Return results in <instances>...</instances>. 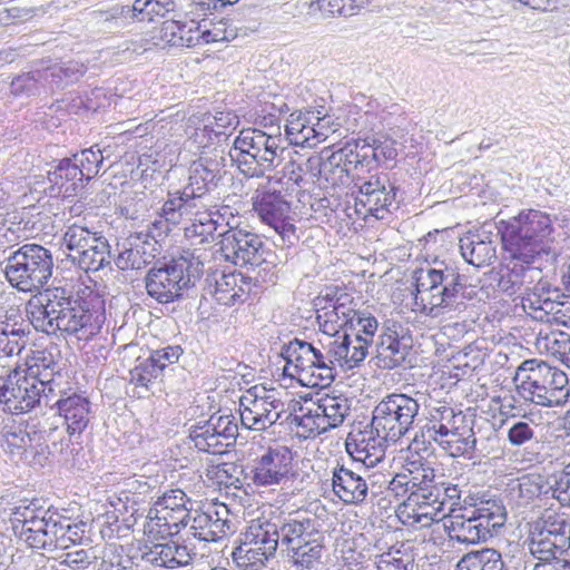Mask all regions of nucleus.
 Listing matches in <instances>:
<instances>
[{"instance_id": "1", "label": "nucleus", "mask_w": 570, "mask_h": 570, "mask_svg": "<svg viewBox=\"0 0 570 570\" xmlns=\"http://www.w3.org/2000/svg\"><path fill=\"white\" fill-rule=\"evenodd\" d=\"M30 323L37 331L56 334L58 331L89 341L100 333L105 322L104 294L94 287H45L28 303Z\"/></svg>"}, {"instance_id": "2", "label": "nucleus", "mask_w": 570, "mask_h": 570, "mask_svg": "<svg viewBox=\"0 0 570 570\" xmlns=\"http://www.w3.org/2000/svg\"><path fill=\"white\" fill-rule=\"evenodd\" d=\"M552 230L550 216L535 209L521 213L509 222L499 223L498 233L501 235L503 249L512 259L511 273L522 276L521 285L535 281L532 276L527 279V273L540 274L530 264L541 254L549 253V236Z\"/></svg>"}, {"instance_id": "3", "label": "nucleus", "mask_w": 570, "mask_h": 570, "mask_svg": "<svg viewBox=\"0 0 570 570\" xmlns=\"http://www.w3.org/2000/svg\"><path fill=\"white\" fill-rule=\"evenodd\" d=\"M464 513L452 515L445 531L454 547L485 542L504 525L505 508L500 499L489 491L468 492L463 498Z\"/></svg>"}, {"instance_id": "4", "label": "nucleus", "mask_w": 570, "mask_h": 570, "mask_svg": "<svg viewBox=\"0 0 570 570\" xmlns=\"http://www.w3.org/2000/svg\"><path fill=\"white\" fill-rule=\"evenodd\" d=\"M279 542L296 570H313L322 564L325 537L316 517L307 512H291L278 517Z\"/></svg>"}, {"instance_id": "5", "label": "nucleus", "mask_w": 570, "mask_h": 570, "mask_svg": "<svg viewBox=\"0 0 570 570\" xmlns=\"http://www.w3.org/2000/svg\"><path fill=\"white\" fill-rule=\"evenodd\" d=\"M281 142L279 134L255 128L243 129L236 137L229 155L243 174L248 177H261L282 161L285 148Z\"/></svg>"}, {"instance_id": "6", "label": "nucleus", "mask_w": 570, "mask_h": 570, "mask_svg": "<svg viewBox=\"0 0 570 570\" xmlns=\"http://www.w3.org/2000/svg\"><path fill=\"white\" fill-rule=\"evenodd\" d=\"M520 371L528 372L518 386L519 394L527 401L546 407L560 406L569 396L566 373L543 361H524Z\"/></svg>"}, {"instance_id": "7", "label": "nucleus", "mask_w": 570, "mask_h": 570, "mask_svg": "<svg viewBox=\"0 0 570 570\" xmlns=\"http://www.w3.org/2000/svg\"><path fill=\"white\" fill-rule=\"evenodd\" d=\"M523 546L538 562L563 558L570 549L569 518L563 513H543L529 524V533Z\"/></svg>"}, {"instance_id": "8", "label": "nucleus", "mask_w": 570, "mask_h": 570, "mask_svg": "<svg viewBox=\"0 0 570 570\" xmlns=\"http://www.w3.org/2000/svg\"><path fill=\"white\" fill-rule=\"evenodd\" d=\"M419 410V402L406 394L385 396L373 410L371 434L396 443L413 428Z\"/></svg>"}, {"instance_id": "9", "label": "nucleus", "mask_w": 570, "mask_h": 570, "mask_svg": "<svg viewBox=\"0 0 570 570\" xmlns=\"http://www.w3.org/2000/svg\"><path fill=\"white\" fill-rule=\"evenodd\" d=\"M57 395L55 387L19 370H14L0 384V402L11 414L29 412L41 404L52 407L51 401Z\"/></svg>"}, {"instance_id": "10", "label": "nucleus", "mask_w": 570, "mask_h": 570, "mask_svg": "<svg viewBox=\"0 0 570 570\" xmlns=\"http://www.w3.org/2000/svg\"><path fill=\"white\" fill-rule=\"evenodd\" d=\"M331 474L332 491L344 504L363 505L373 502L380 495L377 479L382 476L370 473L365 468H355L354 463L336 462Z\"/></svg>"}, {"instance_id": "11", "label": "nucleus", "mask_w": 570, "mask_h": 570, "mask_svg": "<svg viewBox=\"0 0 570 570\" xmlns=\"http://www.w3.org/2000/svg\"><path fill=\"white\" fill-rule=\"evenodd\" d=\"M52 266L48 249L37 244H26L6 258L3 273L10 285L28 282L43 285L52 275Z\"/></svg>"}, {"instance_id": "12", "label": "nucleus", "mask_w": 570, "mask_h": 570, "mask_svg": "<svg viewBox=\"0 0 570 570\" xmlns=\"http://www.w3.org/2000/svg\"><path fill=\"white\" fill-rule=\"evenodd\" d=\"M225 157L223 150L214 148L210 151H202L198 159L189 166L188 184L181 189L171 191L181 197V202L190 206V209L199 207L200 199L213 191L223 177Z\"/></svg>"}, {"instance_id": "13", "label": "nucleus", "mask_w": 570, "mask_h": 570, "mask_svg": "<svg viewBox=\"0 0 570 570\" xmlns=\"http://www.w3.org/2000/svg\"><path fill=\"white\" fill-rule=\"evenodd\" d=\"M252 481L256 487H284L296 476L294 452L286 445L267 446L253 460Z\"/></svg>"}, {"instance_id": "14", "label": "nucleus", "mask_w": 570, "mask_h": 570, "mask_svg": "<svg viewBox=\"0 0 570 570\" xmlns=\"http://www.w3.org/2000/svg\"><path fill=\"white\" fill-rule=\"evenodd\" d=\"M63 244L70 250L72 261H77L85 272H97L109 263L107 240L87 227L77 224L69 226L63 235Z\"/></svg>"}, {"instance_id": "15", "label": "nucleus", "mask_w": 570, "mask_h": 570, "mask_svg": "<svg viewBox=\"0 0 570 570\" xmlns=\"http://www.w3.org/2000/svg\"><path fill=\"white\" fill-rule=\"evenodd\" d=\"M285 404L265 389L253 386L239 399L242 425L254 431H265L282 417Z\"/></svg>"}, {"instance_id": "16", "label": "nucleus", "mask_w": 570, "mask_h": 570, "mask_svg": "<svg viewBox=\"0 0 570 570\" xmlns=\"http://www.w3.org/2000/svg\"><path fill=\"white\" fill-rule=\"evenodd\" d=\"M219 252L225 261L234 265H259L265 261V242L245 228L230 227L219 234Z\"/></svg>"}, {"instance_id": "17", "label": "nucleus", "mask_w": 570, "mask_h": 570, "mask_svg": "<svg viewBox=\"0 0 570 570\" xmlns=\"http://www.w3.org/2000/svg\"><path fill=\"white\" fill-rule=\"evenodd\" d=\"M253 206L258 217L273 227L284 240L293 244L297 239L291 219V205L278 190L257 189Z\"/></svg>"}, {"instance_id": "18", "label": "nucleus", "mask_w": 570, "mask_h": 570, "mask_svg": "<svg viewBox=\"0 0 570 570\" xmlns=\"http://www.w3.org/2000/svg\"><path fill=\"white\" fill-rule=\"evenodd\" d=\"M466 289L468 287H414V311L438 317L465 307V301H471L474 296V293Z\"/></svg>"}, {"instance_id": "19", "label": "nucleus", "mask_w": 570, "mask_h": 570, "mask_svg": "<svg viewBox=\"0 0 570 570\" xmlns=\"http://www.w3.org/2000/svg\"><path fill=\"white\" fill-rule=\"evenodd\" d=\"M357 195L355 197L356 210L358 206L364 208L365 215L371 214L376 218H384V213H391L397 208V188L390 183L386 176H371L368 180L357 179L355 183Z\"/></svg>"}, {"instance_id": "20", "label": "nucleus", "mask_w": 570, "mask_h": 570, "mask_svg": "<svg viewBox=\"0 0 570 570\" xmlns=\"http://www.w3.org/2000/svg\"><path fill=\"white\" fill-rule=\"evenodd\" d=\"M202 274V263L189 250L169 262H157L146 275L145 285H195Z\"/></svg>"}, {"instance_id": "21", "label": "nucleus", "mask_w": 570, "mask_h": 570, "mask_svg": "<svg viewBox=\"0 0 570 570\" xmlns=\"http://www.w3.org/2000/svg\"><path fill=\"white\" fill-rule=\"evenodd\" d=\"M314 111H295L289 115L285 136L291 145L314 148L327 138L328 128Z\"/></svg>"}, {"instance_id": "22", "label": "nucleus", "mask_w": 570, "mask_h": 570, "mask_svg": "<svg viewBox=\"0 0 570 570\" xmlns=\"http://www.w3.org/2000/svg\"><path fill=\"white\" fill-rule=\"evenodd\" d=\"M189 531L194 538L207 542H216L232 533L233 522L227 505L214 503L205 511H196Z\"/></svg>"}, {"instance_id": "23", "label": "nucleus", "mask_w": 570, "mask_h": 570, "mask_svg": "<svg viewBox=\"0 0 570 570\" xmlns=\"http://www.w3.org/2000/svg\"><path fill=\"white\" fill-rule=\"evenodd\" d=\"M306 170L313 177L317 178L321 187H336L347 184L352 175L353 167L343 148L334 151L325 160L318 156L308 157L306 160Z\"/></svg>"}, {"instance_id": "24", "label": "nucleus", "mask_w": 570, "mask_h": 570, "mask_svg": "<svg viewBox=\"0 0 570 570\" xmlns=\"http://www.w3.org/2000/svg\"><path fill=\"white\" fill-rule=\"evenodd\" d=\"M191 214L193 210L188 203L181 202L178 194L169 191L158 216L142 232L148 234L151 239L157 240L159 245H163L171 229L186 222Z\"/></svg>"}, {"instance_id": "25", "label": "nucleus", "mask_w": 570, "mask_h": 570, "mask_svg": "<svg viewBox=\"0 0 570 570\" xmlns=\"http://www.w3.org/2000/svg\"><path fill=\"white\" fill-rule=\"evenodd\" d=\"M61 358L60 347L56 343L50 342L43 347L31 351V355L27 356V367L23 372L38 379L40 382L43 381L45 385L55 387L56 390L58 387L56 377H61Z\"/></svg>"}, {"instance_id": "26", "label": "nucleus", "mask_w": 570, "mask_h": 570, "mask_svg": "<svg viewBox=\"0 0 570 570\" xmlns=\"http://www.w3.org/2000/svg\"><path fill=\"white\" fill-rule=\"evenodd\" d=\"M391 440L383 439L376 434L366 435L363 432L348 434L345 441L346 452L354 462H362L366 468H373L385 459L386 445Z\"/></svg>"}, {"instance_id": "27", "label": "nucleus", "mask_w": 570, "mask_h": 570, "mask_svg": "<svg viewBox=\"0 0 570 570\" xmlns=\"http://www.w3.org/2000/svg\"><path fill=\"white\" fill-rule=\"evenodd\" d=\"M57 514V510L47 509V514H41L39 518L33 519L32 522L18 528L14 534L32 549L50 550L56 548L55 527Z\"/></svg>"}, {"instance_id": "28", "label": "nucleus", "mask_w": 570, "mask_h": 570, "mask_svg": "<svg viewBox=\"0 0 570 570\" xmlns=\"http://www.w3.org/2000/svg\"><path fill=\"white\" fill-rule=\"evenodd\" d=\"M52 407L58 409L59 414L65 419L69 434H80L88 426L91 417V402L81 394H70L66 397H59Z\"/></svg>"}, {"instance_id": "29", "label": "nucleus", "mask_w": 570, "mask_h": 570, "mask_svg": "<svg viewBox=\"0 0 570 570\" xmlns=\"http://www.w3.org/2000/svg\"><path fill=\"white\" fill-rule=\"evenodd\" d=\"M49 183L48 193L51 197H70L75 195L83 178L78 164L72 158L59 160L53 170L47 175Z\"/></svg>"}, {"instance_id": "30", "label": "nucleus", "mask_w": 570, "mask_h": 570, "mask_svg": "<svg viewBox=\"0 0 570 570\" xmlns=\"http://www.w3.org/2000/svg\"><path fill=\"white\" fill-rule=\"evenodd\" d=\"M474 420L449 431L448 434L441 435L432 440L450 456L453 458H468L474 456L476 448V436L473 430Z\"/></svg>"}, {"instance_id": "31", "label": "nucleus", "mask_w": 570, "mask_h": 570, "mask_svg": "<svg viewBox=\"0 0 570 570\" xmlns=\"http://www.w3.org/2000/svg\"><path fill=\"white\" fill-rule=\"evenodd\" d=\"M462 493L463 491L458 487V484L436 479L429 490L422 507H431L435 515L438 513L445 515L446 512L454 513L456 511V507L459 510H464Z\"/></svg>"}, {"instance_id": "32", "label": "nucleus", "mask_w": 570, "mask_h": 570, "mask_svg": "<svg viewBox=\"0 0 570 570\" xmlns=\"http://www.w3.org/2000/svg\"><path fill=\"white\" fill-rule=\"evenodd\" d=\"M492 233L482 230L478 234H468L460 238L462 257L471 265L480 267L489 265L497 257L495 246L491 238Z\"/></svg>"}, {"instance_id": "33", "label": "nucleus", "mask_w": 570, "mask_h": 570, "mask_svg": "<svg viewBox=\"0 0 570 570\" xmlns=\"http://www.w3.org/2000/svg\"><path fill=\"white\" fill-rule=\"evenodd\" d=\"M242 542L253 548L265 550L268 554H275L279 542L277 519H255L249 522L243 533Z\"/></svg>"}, {"instance_id": "34", "label": "nucleus", "mask_w": 570, "mask_h": 570, "mask_svg": "<svg viewBox=\"0 0 570 570\" xmlns=\"http://www.w3.org/2000/svg\"><path fill=\"white\" fill-rule=\"evenodd\" d=\"M472 415L465 414L462 411H455L448 405L433 407L430 411V416L424 426L425 435L432 441L435 438L448 434L455 428L472 421Z\"/></svg>"}, {"instance_id": "35", "label": "nucleus", "mask_w": 570, "mask_h": 570, "mask_svg": "<svg viewBox=\"0 0 570 570\" xmlns=\"http://www.w3.org/2000/svg\"><path fill=\"white\" fill-rule=\"evenodd\" d=\"M29 324L16 316H6L0 321V356L19 355L28 343Z\"/></svg>"}, {"instance_id": "36", "label": "nucleus", "mask_w": 570, "mask_h": 570, "mask_svg": "<svg viewBox=\"0 0 570 570\" xmlns=\"http://www.w3.org/2000/svg\"><path fill=\"white\" fill-rule=\"evenodd\" d=\"M200 27H206V19L187 22L167 20L163 23L161 36L170 46L189 48L200 43Z\"/></svg>"}, {"instance_id": "37", "label": "nucleus", "mask_w": 570, "mask_h": 570, "mask_svg": "<svg viewBox=\"0 0 570 570\" xmlns=\"http://www.w3.org/2000/svg\"><path fill=\"white\" fill-rule=\"evenodd\" d=\"M315 347L312 343L294 338L282 347L281 355L286 361L285 371L291 376L295 374L307 375L313 364Z\"/></svg>"}, {"instance_id": "38", "label": "nucleus", "mask_w": 570, "mask_h": 570, "mask_svg": "<svg viewBox=\"0 0 570 570\" xmlns=\"http://www.w3.org/2000/svg\"><path fill=\"white\" fill-rule=\"evenodd\" d=\"M402 468L414 485L416 497L421 498L423 503L429 490L438 479L435 469L430 461L421 456L407 459Z\"/></svg>"}, {"instance_id": "39", "label": "nucleus", "mask_w": 570, "mask_h": 570, "mask_svg": "<svg viewBox=\"0 0 570 570\" xmlns=\"http://www.w3.org/2000/svg\"><path fill=\"white\" fill-rule=\"evenodd\" d=\"M559 292L560 287H534V291L522 297V308L531 312L542 311L544 314H560L566 303L558 301Z\"/></svg>"}, {"instance_id": "40", "label": "nucleus", "mask_w": 570, "mask_h": 570, "mask_svg": "<svg viewBox=\"0 0 570 570\" xmlns=\"http://www.w3.org/2000/svg\"><path fill=\"white\" fill-rule=\"evenodd\" d=\"M321 416L327 429L332 430L340 426L350 414L351 403L344 395L325 394L315 402Z\"/></svg>"}, {"instance_id": "41", "label": "nucleus", "mask_w": 570, "mask_h": 570, "mask_svg": "<svg viewBox=\"0 0 570 570\" xmlns=\"http://www.w3.org/2000/svg\"><path fill=\"white\" fill-rule=\"evenodd\" d=\"M414 285H424L429 282L430 285H442L448 282L449 285H460V275L455 269L449 267L443 261L434 259L432 263H426L424 266L416 268L413 272Z\"/></svg>"}, {"instance_id": "42", "label": "nucleus", "mask_w": 570, "mask_h": 570, "mask_svg": "<svg viewBox=\"0 0 570 570\" xmlns=\"http://www.w3.org/2000/svg\"><path fill=\"white\" fill-rule=\"evenodd\" d=\"M187 220H191V224L185 227V237L194 245L208 242L217 230L218 224L214 219L213 213L200 212L198 207L193 210Z\"/></svg>"}, {"instance_id": "43", "label": "nucleus", "mask_w": 570, "mask_h": 570, "mask_svg": "<svg viewBox=\"0 0 570 570\" xmlns=\"http://www.w3.org/2000/svg\"><path fill=\"white\" fill-rule=\"evenodd\" d=\"M504 568L501 553L490 548L468 552L456 564V570H504Z\"/></svg>"}, {"instance_id": "44", "label": "nucleus", "mask_w": 570, "mask_h": 570, "mask_svg": "<svg viewBox=\"0 0 570 570\" xmlns=\"http://www.w3.org/2000/svg\"><path fill=\"white\" fill-rule=\"evenodd\" d=\"M189 439L200 452L209 454H223L225 452V442H222L217 432L210 428L206 421L198 422L190 426Z\"/></svg>"}, {"instance_id": "45", "label": "nucleus", "mask_w": 570, "mask_h": 570, "mask_svg": "<svg viewBox=\"0 0 570 570\" xmlns=\"http://www.w3.org/2000/svg\"><path fill=\"white\" fill-rule=\"evenodd\" d=\"M88 532V524L83 521L73 522L70 518L58 512L55 537L57 538V547L66 550L69 543L77 544L81 543L82 539Z\"/></svg>"}, {"instance_id": "46", "label": "nucleus", "mask_w": 570, "mask_h": 570, "mask_svg": "<svg viewBox=\"0 0 570 570\" xmlns=\"http://www.w3.org/2000/svg\"><path fill=\"white\" fill-rule=\"evenodd\" d=\"M33 435L21 428L3 429L0 433V448L9 458L19 463L22 461Z\"/></svg>"}, {"instance_id": "47", "label": "nucleus", "mask_w": 570, "mask_h": 570, "mask_svg": "<svg viewBox=\"0 0 570 570\" xmlns=\"http://www.w3.org/2000/svg\"><path fill=\"white\" fill-rule=\"evenodd\" d=\"M400 340L390 336L377 343L376 358L380 367L392 370L403 365L407 355V347Z\"/></svg>"}, {"instance_id": "48", "label": "nucleus", "mask_w": 570, "mask_h": 570, "mask_svg": "<svg viewBox=\"0 0 570 570\" xmlns=\"http://www.w3.org/2000/svg\"><path fill=\"white\" fill-rule=\"evenodd\" d=\"M342 148L348 160H351L353 169H371L377 164L373 140L353 139L347 141Z\"/></svg>"}, {"instance_id": "49", "label": "nucleus", "mask_w": 570, "mask_h": 570, "mask_svg": "<svg viewBox=\"0 0 570 570\" xmlns=\"http://www.w3.org/2000/svg\"><path fill=\"white\" fill-rule=\"evenodd\" d=\"M535 347L540 353H547L559 361L570 346V334L562 331L540 330L535 337Z\"/></svg>"}, {"instance_id": "50", "label": "nucleus", "mask_w": 570, "mask_h": 570, "mask_svg": "<svg viewBox=\"0 0 570 570\" xmlns=\"http://www.w3.org/2000/svg\"><path fill=\"white\" fill-rule=\"evenodd\" d=\"M535 347L540 353H547L559 361L570 346V334L562 331L540 330L535 337Z\"/></svg>"}, {"instance_id": "51", "label": "nucleus", "mask_w": 570, "mask_h": 570, "mask_svg": "<svg viewBox=\"0 0 570 570\" xmlns=\"http://www.w3.org/2000/svg\"><path fill=\"white\" fill-rule=\"evenodd\" d=\"M312 362L313 364L307 374L311 377L309 383L313 386H328L337 375L334 361H332L327 352L323 353L320 348L315 347Z\"/></svg>"}, {"instance_id": "52", "label": "nucleus", "mask_w": 570, "mask_h": 570, "mask_svg": "<svg viewBox=\"0 0 570 570\" xmlns=\"http://www.w3.org/2000/svg\"><path fill=\"white\" fill-rule=\"evenodd\" d=\"M382 478L377 479V489H380V494L383 492V489L392 493L397 499L407 498L410 501H413L420 507H422L421 498L416 497V491L414 490V485L410 482L406 473L402 469L401 472L396 473L391 480L386 478L384 474H379Z\"/></svg>"}, {"instance_id": "53", "label": "nucleus", "mask_w": 570, "mask_h": 570, "mask_svg": "<svg viewBox=\"0 0 570 570\" xmlns=\"http://www.w3.org/2000/svg\"><path fill=\"white\" fill-rule=\"evenodd\" d=\"M275 554H268L267 551H261L259 548L242 544L233 552V559L243 570H262Z\"/></svg>"}, {"instance_id": "54", "label": "nucleus", "mask_w": 570, "mask_h": 570, "mask_svg": "<svg viewBox=\"0 0 570 570\" xmlns=\"http://www.w3.org/2000/svg\"><path fill=\"white\" fill-rule=\"evenodd\" d=\"M159 367L150 353L146 357L137 356L135 366L129 371L130 383L148 389L163 374Z\"/></svg>"}, {"instance_id": "55", "label": "nucleus", "mask_w": 570, "mask_h": 570, "mask_svg": "<svg viewBox=\"0 0 570 570\" xmlns=\"http://www.w3.org/2000/svg\"><path fill=\"white\" fill-rule=\"evenodd\" d=\"M41 514H47V509L39 503V500H20L18 504L11 509L10 513V522L13 532L17 531L18 528L32 522L33 519L39 518Z\"/></svg>"}, {"instance_id": "56", "label": "nucleus", "mask_w": 570, "mask_h": 570, "mask_svg": "<svg viewBox=\"0 0 570 570\" xmlns=\"http://www.w3.org/2000/svg\"><path fill=\"white\" fill-rule=\"evenodd\" d=\"M160 515L155 521V525L159 528L158 532L163 535H173L178 533L180 527L187 525V520L190 517V509L187 505L184 508L175 509L170 512L159 510Z\"/></svg>"}, {"instance_id": "57", "label": "nucleus", "mask_w": 570, "mask_h": 570, "mask_svg": "<svg viewBox=\"0 0 570 570\" xmlns=\"http://www.w3.org/2000/svg\"><path fill=\"white\" fill-rule=\"evenodd\" d=\"M191 504L190 499L180 489H171L166 491L161 497L157 499L154 507L149 510L148 518L151 522L158 520L160 515L159 510H167L168 512L184 508V505Z\"/></svg>"}, {"instance_id": "58", "label": "nucleus", "mask_w": 570, "mask_h": 570, "mask_svg": "<svg viewBox=\"0 0 570 570\" xmlns=\"http://www.w3.org/2000/svg\"><path fill=\"white\" fill-rule=\"evenodd\" d=\"M72 160L78 164L82 178L90 180L99 173L104 156L97 146H92L88 149H83L80 154L73 155Z\"/></svg>"}, {"instance_id": "59", "label": "nucleus", "mask_w": 570, "mask_h": 570, "mask_svg": "<svg viewBox=\"0 0 570 570\" xmlns=\"http://www.w3.org/2000/svg\"><path fill=\"white\" fill-rule=\"evenodd\" d=\"M206 422L217 432L220 441L225 442L226 448L235 443L238 435V425L234 415L213 414Z\"/></svg>"}, {"instance_id": "60", "label": "nucleus", "mask_w": 570, "mask_h": 570, "mask_svg": "<svg viewBox=\"0 0 570 570\" xmlns=\"http://www.w3.org/2000/svg\"><path fill=\"white\" fill-rule=\"evenodd\" d=\"M512 494L519 498V504H528L543 493V484L540 475H524L518 484L511 488Z\"/></svg>"}, {"instance_id": "61", "label": "nucleus", "mask_w": 570, "mask_h": 570, "mask_svg": "<svg viewBox=\"0 0 570 570\" xmlns=\"http://www.w3.org/2000/svg\"><path fill=\"white\" fill-rule=\"evenodd\" d=\"M119 254L116 258V265L118 268L125 269H140L149 262L144 258L140 252L134 247L129 242L124 238L120 243H118Z\"/></svg>"}, {"instance_id": "62", "label": "nucleus", "mask_w": 570, "mask_h": 570, "mask_svg": "<svg viewBox=\"0 0 570 570\" xmlns=\"http://www.w3.org/2000/svg\"><path fill=\"white\" fill-rule=\"evenodd\" d=\"M95 558L91 549H76L61 553L55 563L68 570H86Z\"/></svg>"}, {"instance_id": "63", "label": "nucleus", "mask_w": 570, "mask_h": 570, "mask_svg": "<svg viewBox=\"0 0 570 570\" xmlns=\"http://www.w3.org/2000/svg\"><path fill=\"white\" fill-rule=\"evenodd\" d=\"M202 39L204 43L230 41L237 36L236 30L228 26L225 20L212 22L206 20V27H200Z\"/></svg>"}, {"instance_id": "64", "label": "nucleus", "mask_w": 570, "mask_h": 570, "mask_svg": "<svg viewBox=\"0 0 570 570\" xmlns=\"http://www.w3.org/2000/svg\"><path fill=\"white\" fill-rule=\"evenodd\" d=\"M551 497L561 505L570 507V462L563 469L552 475L549 487Z\"/></svg>"}]
</instances>
